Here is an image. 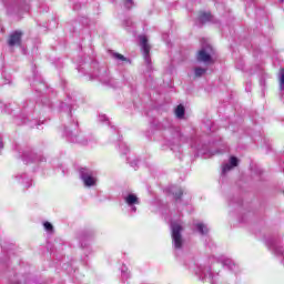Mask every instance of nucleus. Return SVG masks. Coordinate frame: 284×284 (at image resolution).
<instances>
[{"label": "nucleus", "instance_id": "4be33fe9", "mask_svg": "<svg viewBox=\"0 0 284 284\" xmlns=\"http://www.w3.org/2000/svg\"><path fill=\"white\" fill-rule=\"evenodd\" d=\"M99 120L100 121H102V122H105V121H108V116H105V115H99Z\"/></svg>", "mask_w": 284, "mask_h": 284}, {"label": "nucleus", "instance_id": "9d476101", "mask_svg": "<svg viewBox=\"0 0 284 284\" xmlns=\"http://www.w3.org/2000/svg\"><path fill=\"white\" fill-rule=\"evenodd\" d=\"M200 23H207V21H212V14L207 12H201L199 16Z\"/></svg>", "mask_w": 284, "mask_h": 284}, {"label": "nucleus", "instance_id": "7ed1b4c3", "mask_svg": "<svg viewBox=\"0 0 284 284\" xmlns=\"http://www.w3.org/2000/svg\"><path fill=\"white\" fill-rule=\"evenodd\" d=\"M212 57H214V49L212 48V45L206 44L197 52L196 60L200 63L210 65V63H214V59Z\"/></svg>", "mask_w": 284, "mask_h": 284}, {"label": "nucleus", "instance_id": "f8f14e48", "mask_svg": "<svg viewBox=\"0 0 284 284\" xmlns=\"http://www.w3.org/2000/svg\"><path fill=\"white\" fill-rule=\"evenodd\" d=\"M195 227L200 234H207V232H210L207 225L203 224V222L196 223Z\"/></svg>", "mask_w": 284, "mask_h": 284}, {"label": "nucleus", "instance_id": "393cba45", "mask_svg": "<svg viewBox=\"0 0 284 284\" xmlns=\"http://www.w3.org/2000/svg\"><path fill=\"white\" fill-rule=\"evenodd\" d=\"M276 254H282L280 250L275 248Z\"/></svg>", "mask_w": 284, "mask_h": 284}, {"label": "nucleus", "instance_id": "5701e85b", "mask_svg": "<svg viewBox=\"0 0 284 284\" xmlns=\"http://www.w3.org/2000/svg\"><path fill=\"white\" fill-rule=\"evenodd\" d=\"M136 165H139V161H138V160H133V161L131 162V166H132V168H136Z\"/></svg>", "mask_w": 284, "mask_h": 284}, {"label": "nucleus", "instance_id": "a211bd4d", "mask_svg": "<svg viewBox=\"0 0 284 284\" xmlns=\"http://www.w3.org/2000/svg\"><path fill=\"white\" fill-rule=\"evenodd\" d=\"M43 227L45 232H49V234H52V232H54V226H52V223L50 222H44Z\"/></svg>", "mask_w": 284, "mask_h": 284}, {"label": "nucleus", "instance_id": "39448f33", "mask_svg": "<svg viewBox=\"0 0 284 284\" xmlns=\"http://www.w3.org/2000/svg\"><path fill=\"white\" fill-rule=\"evenodd\" d=\"M139 39H140V45L143 52L144 61L145 63H148V65H150L151 63L150 50L152 47H150V43L148 42V37L140 36Z\"/></svg>", "mask_w": 284, "mask_h": 284}, {"label": "nucleus", "instance_id": "20e7f679", "mask_svg": "<svg viewBox=\"0 0 284 284\" xmlns=\"http://www.w3.org/2000/svg\"><path fill=\"white\" fill-rule=\"evenodd\" d=\"M125 205L130 209V212L136 213V205H141V200L134 193H126L123 195Z\"/></svg>", "mask_w": 284, "mask_h": 284}, {"label": "nucleus", "instance_id": "1a4fd4ad", "mask_svg": "<svg viewBox=\"0 0 284 284\" xmlns=\"http://www.w3.org/2000/svg\"><path fill=\"white\" fill-rule=\"evenodd\" d=\"M23 161L26 163H30V161H32L33 163H37V161H39V156L34 155V153H24L23 154Z\"/></svg>", "mask_w": 284, "mask_h": 284}, {"label": "nucleus", "instance_id": "f257e3e1", "mask_svg": "<svg viewBox=\"0 0 284 284\" xmlns=\"http://www.w3.org/2000/svg\"><path fill=\"white\" fill-rule=\"evenodd\" d=\"M181 232H183L181 222H171L172 246L178 252L183 250V245L185 244V240H183Z\"/></svg>", "mask_w": 284, "mask_h": 284}, {"label": "nucleus", "instance_id": "aec40b11", "mask_svg": "<svg viewBox=\"0 0 284 284\" xmlns=\"http://www.w3.org/2000/svg\"><path fill=\"white\" fill-rule=\"evenodd\" d=\"M176 201H179V199H181V196H183V189H176L175 192H173Z\"/></svg>", "mask_w": 284, "mask_h": 284}, {"label": "nucleus", "instance_id": "6ab92c4d", "mask_svg": "<svg viewBox=\"0 0 284 284\" xmlns=\"http://www.w3.org/2000/svg\"><path fill=\"white\" fill-rule=\"evenodd\" d=\"M122 154H128L130 152V148H128V144L121 143L120 144Z\"/></svg>", "mask_w": 284, "mask_h": 284}, {"label": "nucleus", "instance_id": "412c9836", "mask_svg": "<svg viewBox=\"0 0 284 284\" xmlns=\"http://www.w3.org/2000/svg\"><path fill=\"white\" fill-rule=\"evenodd\" d=\"M125 6H128V8H130V6H132L134 3V0H123Z\"/></svg>", "mask_w": 284, "mask_h": 284}, {"label": "nucleus", "instance_id": "423d86ee", "mask_svg": "<svg viewBox=\"0 0 284 284\" xmlns=\"http://www.w3.org/2000/svg\"><path fill=\"white\" fill-rule=\"evenodd\" d=\"M239 166V159L236 156H231L229 159V162H224L222 164V174L223 176H225V174H227V172H232V170H234V168Z\"/></svg>", "mask_w": 284, "mask_h": 284}, {"label": "nucleus", "instance_id": "dca6fc26", "mask_svg": "<svg viewBox=\"0 0 284 284\" xmlns=\"http://www.w3.org/2000/svg\"><path fill=\"white\" fill-rule=\"evenodd\" d=\"M121 274H122V278H124V281H128V278H130V271L128 270V266L123 265L121 267Z\"/></svg>", "mask_w": 284, "mask_h": 284}, {"label": "nucleus", "instance_id": "f3484780", "mask_svg": "<svg viewBox=\"0 0 284 284\" xmlns=\"http://www.w3.org/2000/svg\"><path fill=\"white\" fill-rule=\"evenodd\" d=\"M278 80H280V90L283 92V90H284V69L280 70Z\"/></svg>", "mask_w": 284, "mask_h": 284}, {"label": "nucleus", "instance_id": "4468645a", "mask_svg": "<svg viewBox=\"0 0 284 284\" xmlns=\"http://www.w3.org/2000/svg\"><path fill=\"white\" fill-rule=\"evenodd\" d=\"M222 265H224V267H229V270H232L233 272L236 270V264H234V262L230 258L224 260Z\"/></svg>", "mask_w": 284, "mask_h": 284}, {"label": "nucleus", "instance_id": "9b49d317", "mask_svg": "<svg viewBox=\"0 0 284 284\" xmlns=\"http://www.w3.org/2000/svg\"><path fill=\"white\" fill-rule=\"evenodd\" d=\"M175 116L178 119H183L185 116V106L183 104H179L175 109Z\"/></svg>", "mask_w": 284, "mask_h": 284}, {"label": "nucleus", "instance_id": "2eb2a0df", "mask_svg": "<svg viewBox=\"0 0 284 284\" xmlns=\"http://www.w3.org/2000/svg\"><path fill=\"white\" fill-rule=\"evenodd\" d=\"M113 59H115L116 61H121L122 63H130V60L120 53H113Z\"/></svg>", "mask_w": 284, "mask_h": 284}, {"label": "nucleus", "instance_id": "6e6552de", "mask_svg": "<svg viewBox=\"0 0 284 284\" xmlns=\"http://www.w3.org/2000/svg\"><path fill=\"white\" fill-rule=\"evenodd\" d=\"M21 31H14L13 33L10 34L8 44L12 48L14 45H21V37H22Z\"/></svg>", "mask_w": 284, "mask_h": 284}, {"label": "nucleus", "instance_id": "f03ea898", "mask_svg": "<svg viewBox=\"0 0 284 284\" xmlns=\"http://www.w3.org/2000/svg\"><path fill=\"white\" fill-rule=\"evenodd\" d=\"M80 179L84 187H97V184L99 183V175L97 171L89 168L80 169Z\"/></svg>", "mask_w": 284, "mask_h": 284}, {"label": "nucleus", "instance_id": "b1692460", "mask_svg": "<svg viewBox=\"0 0 284 284\" xmlns=\"http://www.w3.org/2000/svg\"><path fill=\"white\" fill-rule=\"evenodd\" d=\"M3 150V140L0 138V152Z\"/></svg>", "mask_w": 284, "mask_h": 284}, {"label": "nucleus", "instance_id": "0eeeda50", "mask_svg": "<svg viewBox=\"0 0 284 284\" xmlns=\"http://www.w3.org/2000/svg\"><path fill=\"white\" fill-rule=\"evenodd\" d=\"M196 276H200V278H210L212 274L210 273V267L205 265H197L194 270Z\"/></svg>", "mask_w": 284, "mask_h": 284}, {"label": "nucleus", "instance_id": "ddd939ff", "mask_svg": "<svg viewBox=\"0 0 284 284\" xmlns=\"http://www.w3.org/2000/svg\"><path fill=\"white\" fill-rule=\"evenodd\" d=\"M205 72H207V68H201V67L194 68L195 79H200V77H203V74H205Z\"/></svg>", "mask_w": 284, "mask_h": 284}]
</instances>
